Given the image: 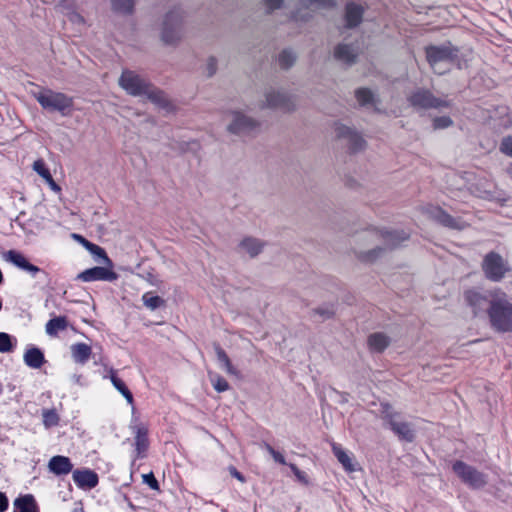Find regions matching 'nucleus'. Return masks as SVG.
Listing matches in <instances>:
<instances>
[{"mask_svg": "<svg viewBox=\"0 0 512 512\" xmlns=\"http://www.w3.org/2000/svg\"><path fill=\"white\" fill-rule=\"evenodd\" d=\"M273 457V459L275 460V462L281 464V465H286V460L284 458V456L279 453L278 451H275L274 454L271 455Z\"/></svg>", "mask_w": 512, "mask_h": 512, "instance_id": "53", "label": "nucleus"}, {"mask_svg": "<svg viewBox=\"0 0 512 512\" xmlns=\"http://www.w3.org/2000/svg\"><path fill=\"white\" fill-rule=\"evenodd\" d=\"M68 327V320L65 316H58L50 319L46 325L45 330L49 336H57L60 331L66 330Z\"/></svg>", "mask_w": 512, "mask_h": 512, "instance_id": "27", "label": "nucleus"}, {"mask_svg": "<svg viewBox=\"0 0 512 512\" xmlns=\"http://www.w3.org/2000/svg\"><path fill=\"white\" fill-rule=\"evenodd\" d=\"M229 471H230L231 476L235 477L236 479H238L241 482L245 481L244 476L235 467H233V466L229 467Z\"/></svg>", "mask_w": 512, "mask_h": 512, "instance_id": "52", "label": "nucleus"}, {"mask_svg": "<svg viewBox=\"0 0 512 512\" xmlns=\"http://www.w3.org/2000/svg\"><path fill=\"white\" fill-rule=\"evenodd\" d=\"M209 379L217 392H225L230 388L229 383L216 373H209Z\"/></svg>", "mask_w": 512, "mask_h": 512, "instance_id": "38", "label": "nucleus"}, {"mask_svg": "<svg viewBox=\"0 0 512 512\" xmlns=\"http://www.w3.org/2000/svg\"><path fill=\"white\" fill-rule=\"evenodd\" d=\"M48 469L56 476L68 475L73 473V464L69 457L56 455L50 458L48 462Z\"/></svg>", "mask_w": 512, "mask_h": 512, "instance_id": "20", "label": "nucleus"}, {"mask_svg": "<svg viewBox=\"0 0 512 512\" xmlns=\"http://www.w3.org/2000/svg\"><path fill=\"white\" fill-rule=\"evenodd\" d=\"M453 125V120L449 116H437L432 121L435 130L446 129Z\"/></svg>", "mask_w": 512, "mask_h": 512, "instance_id": "43", "label": "nucleus"}, {"mask_svg": "<svg viewBox=\"0 0 512 512\" xmlns=\"http://www.w3.org/2000/svg\"><path fill=\"white\" fill-rule=\"evenodd\" d=\"M24 362L32 369H39L45 362L44 354L39 348L31 347L24 354Z\"/></svg>", "mask_w": 512, "mask_h": 512, "instance_id": "23", "label": "nucleus"}, {"mask_svg": "<svg viewBox=\"0 0 512 512\" xmlns=\"http://www.w3.org/2000/svg\"><path fill=\"white\" fill-rule=\"evenodd\" d=\"M13 512H38L34 497L27 494L16 498Z\"/></svg>", "mask_w": 512, "mask_h": 512, "instance_id": "25", "label": "nucleus"}, {"mask_svg": "<svg viewBox=\"0 0 512 512\" xmlns=\"http://www.w3.org/2000/svg\"><path fill=\"white\" fill-rule=\"evenodd\" d=\"M358 55V49L353 44H339L334 49L336 60L351 65L355 62Z\"/></svg>", "mask_w": 512, "mask_h": 512, "instance_id": "22", "label": "nucleus"}, {"mask_svg": "<svg viewBox=\"0 0 512 512\" xmlns=\"http://www.w3.org/2000/svg\"><path fill=\"white\" fill-rule=\"evenodd\" d=\"M259 127V122L246 114L235 111L232 113V121L228 125V131L236 135H249Z\"/></svg>", "mask_w": 512, "mask_h": 512, "instance_id": "13", "label": "nucleus"}, {"mask_svg": "<svg viewBox=\"0 0 512 512\" xmlns=\"http://www.w3.org/2000/svg\"><path fill=\"white\" fill-rule=\"evenodd\" d=\"M239 247L247 252L250 257H255L262 251L263 243L259 239L246 237L240 242Z\"/></svg>", "mask_w": 512, "mask_h": 512, "instance_id": "28", "label": "nucleus"}, {"mask_svg": "<svg viewBox=\"0 0 512 512\" xmlns=\"http://www.w3.org/2000/svg\"><path fill=\"white\" fill-rule=\"evenodd\" d=\"M33 170L45 181L51 176L49 169L46 167L45 162L42 159H38L33 163Z\"/></svg>", "mask_w": 512, "mask_h": 512, "instance_id": "44", "label": "nucleus"}, {"mask_svg": "<svg viewBox=\"0 0 512 512\" xmlns=\"http://www.w3.org/2000/svg\"><path fill=\"white\" fill-rule=\"evenodd\" d=\"M355 97L361 106H367L374 103V94L368 88H359L355 91Z\"/></svg>", "mask_w": 512, "mask_h": 512, "instance_id": "35", "label": "nucleus"}, {"mask_svg": "<svg viewBox=\"0 0 512 512\" xmlns=\"http://www.w3.org/2000/svg\"><path fill=\"white\" fill-rule=\"evenodd\" d=\"M41 107L49 112H59L62 116L70 115L73 108V98L61 93L46 89L35 94Z\"/></svg>", "mask_w": 512, "mask_h": 512, "instance_id": "5", "label": "nucleus"}, {"mask_svg": "<svg viewBox=\"0 0 512 512\" xmlns=\"http://www.w3.org/2000/svg\"><path fill=\"white\" fill-rule=\"evenodd\" d=\"M13 348L12 337L5 332H0V352L8 353L11 352Z\"/></svg>", "mask_w": 512, "mask_h": 512, "instance_id": "41", "label": "nucleus"}, {"mask_svg": "<svg viewBox=\"0 0 512 512\" xmlns=\"http://www.w3.org/2000/svg\"><path fill=\"white\" fill-rule=\"evenodd\" d=\"M47 184L50 186V188L53 190V191H56V192H59L60 191V187L59 185L54 181L52 175L50 176V178H48L46 180Z\"/></svg>", "mask_w": 512, "mask_h": 512, "instance_id": "54", "label": "nucleus"}, {"mask_svg": "<svg viewBox=\"0 0 512 512\" xmlns=\"http://www.w3.org/2000/svg\"><path fill=\"white\" fill-rule=\"evenodd\" d=\"M410 105L417 110H442L450 108L452 105L451 100L446 97H437L433 92L426 88L415 89L408 97Z\"/></svg>", "mask_w": 512, "mask_h": 512, "instance_id": "6", "label": "nucleus"}, {"mask_svg": "<svg viewBox=\"0 0 512 512\" xmlns=\"http://www.w3.org/2000/svg\"><path fill=\"white\" fill-rule=\"evenodd\" d=\"M143 482L152 490H159V483L152 472L142 475Z\"/></svg>", "mask_w": 512, "mask_h": 512, "instance_id": "45", "label": "nucleus"}, {"mask_svg": "<svg viewBox=\"0 0 512 512\" xmlns=\"http://www.w3.org/2000/svg\"><path fill=\"white\" fill-rule=\"evenodd\" d=\"M182 11L180 8L170 10L164 17L161 38L166 44H174L181 37Z\"/></svg>", "mask_w": 512, "mask_h": 512, "instance_id": "10", "label": "nucleus"}, {"mask_svg": "<svg viewBox=\"0 0 512 512\" xmlns=\"http://www.w3.org/2000/svg\"><path fill=\"white\" fill-rule=\"evenodd\" d=\"M426 214L432 220L450 229L463 230L467 226L462 218L451 216L439 206L427 207Z\"/></svg>", "mask_w": 512, "mask_h": 512, "instance_id": "14", "label": "nucleus"}, {"mask_svg": "<svg viewBox=\"0 0 512 512\" xmlns=\"http://www.w3.org/2000/svg\"><path fill=\"white\" fill-rule=\"evenodd\" d=\"M72 478L75 484L81 489H92L96 487L99 482L97 473L87 468L74 470Z\"/></svg>", "mask_w": 512, "mask_h": 512, "instance_id": "18", "label": "nucleus"}, {"mask_svg": "<svg viewBox=\"0 0 512 512\" xmlns=\"http://www.w3.org/2000/svg\"><path fill=\"white\" fill-rule=\"evenodd\" d=\"M217 69V61L214 57H210L207 62V74L209 77L215 74Z\"/></svg>", "mask_w": 512, "mask_h": 512, "instance_id": "48", "label": "nucleus"}, {"mask_svg": "<svg viewBox=\"0 0 512 512\" xmlns=\"http://www.w3.org/2000/svg\"><path fill=\"white\" fill-rule=\"evenodd\" d=\"M368 344L371 350L382 352L389 345V338L383 333H374L369 336Z\"/></svg>", "mask_w": 512, "mask_h": 512, "instance_id": "30", "label": "nucleus"}, {"mask_svg": "<svg viewBox=\"0 0 512 512\" xmlns=\"http://www.w3.org/2000/svg\"><path fill=\"white\" fill-rule=\"evenodd\" d=\"M8 498L5 493L0 492V512H5L8 509Z\"/></svg>", "mask_w": 512, "mask_h": 512, "instance_id": "51", "label": "nucleus"}, {"mask_svg": "<svg viewBox=\"0 0 512 512\" xmlns=\"http://www.w3.org/2000/svg\"><path fill=\"white\" fill-rule=\"evenodd\" d=\"M263 447L265 448V450L270 454H274V452L276 451L270 444L268 443H264Z\"/></svg>", "mask_w": 512, "mask_h": 512, "instance_id": "55", "label": "nucleus"}, {"mask_svg": "<svg viewBox=\"0 0 512 512\" xmlns=\"http://www.w3.org/2000/svg\"><path fill=\"white\" fill-rule=\"evenodd\" d=\"M289 467L299 481L307 482L305 472L301 471L295 464H289Z\"/></svg>", "mask_w": 512, "mask_h": 512, "instance_id": "46", "label": "nucleus"}, {"mask_svg": "<svg viewBox=\"0 0 512 512\" xmlns=\"http://www.w3.org/2000/svg\"><path fill=\"white\" fill-rule=\"evenodd\" d=\"M385 250H386V248L377 246V247H375V248H373L371 250H368V251H360V252H358L357 253V257L362 262L372 263L376 259L381 257L383 255V253L385 252Z\"/></svg>", "mask_w": 512, "mask_h": 512, "instance_id": "33", "label": "nucleus"}, {"mask_svg": "<svg viewBox=\"0 0 512 512\" xmlns=\"http://www.w3.org/2000/svg\"><path fill=\"white\" fill-rule=\"evenodd\" d=\"M72 512H84L82 507L75 508Z\"/></svg>", "mask_w": 512, "mask_h": 512, "instance_id": "59", "label": "nucleus"}, {"mask_svg": "<svg viewBox=\"0 0 512 512\" xmlns=\"http://www.w3.org/2000/svg\"><path fill=\"white\" fill-rule=\"evenodd\" d=\"M381 418L384 422V427L390 429L400 441H414L415 430L412 423L406 421L402 414L395 411L391 405H382Z\"/></svg>", "mask_w": 512, "mask_h": 512, "instance_id": "3", "label": "nucleus"}, {"mask_svg": "<svg viewBox=\"0 0 512 512\" xmlns=\"http://www.w3.org/2000/svg\"><path fill=\"white\" fill-rule=\"evenodd\" d=\"M111 382L113 386L125 397L129 404H133V395L127 388L126 384L116 375H111Z\"/></svg>", "mask_w": 512, "mask_h": 512, "instance_id": "36", "label": "nucleus"}, {"mask_svg": "<svg viewBox=\"0 0 512 512\" xmlns=\"http://www.w3.org/2000/svg\"><path fill=\"white\" fill-rule=\"evenodd\" d=\"M452 470L458 478L471 489H482L488 483L487 474L479 471L474 466H471L462 460H456L452 464Z\"/></svg>", "mask_w": 512, "mask_h": 512, "instance_id": "7", "label": "nucleus"}, {"mask_svg": "<svg viewBox=\"0 0 512 512\" xmlns=\"http://www.w3.org/2000/svg\"><path fill=\"white\" fill-rule=\"evenodd\" d=\"M113 10L125 14L132 12L134 7L133 0H111Z\"/></svg>", "mask_w": 512, "mask_h": 512, "instance_id": "39", "label": "nucleus"}, {"mask_svg": "<svg viewBox=\"0 0 512 512\" xmlns=\"http://www.w3.org/2000/svg\"><path fill=\"white\" fill-rule=\"evenodd\" d=\"M215 352L220 367L224 369L226 373L238 376V370L232 365L227 353L219 345L215 347Z\"/></svg>", "mask_w": 512, "mask_h": 512, "instance_id": "29", "label": "nucleus"}, {"mask_svg": "<svg viewBox=\"0 0 512 512\" xmlns=\"http://www.w3.org/2000/svg\"><path fill=\"white\" fill-rule=\"evenodd\" d=\"M482 269L487 279L499 282L509 271V266L500 254L489 252L483 259Z\"/></svg>", "mask_w": 512, "mask_h": 512, "instance_id": "11", "label": "nucleus"}, {"mask_svg": "<svg viewBox=\"0 0 512 512\" xmlns=\"http://www.w3.org/2000/svg\"><path fill=\"white\" fill-rule=\"evenodd\" d=\"M500 289L476 290L470 289L464 293V298L469 307H471L475 316L481 314L489 315V309L494 294L500 292Z\"/></svg>", "mask_w": 512, "mask_h": 512, "instance_id": "8", "label": "nucleus"}, {"mask_svg": "<svg viewBox=\"0 0 512 512\" xmlns=\"http://www.w3.org/2000/svg\"><path fill=\"white\" fill-rule=\"evenodd\" d=\"M488 318L494 331L512 332V299L505 292L500 291L494 294Z\"/></svg>", "mask_w": 512, "mask_h": 512, "instance_id": "2", "label": "nucleus"}, {"mask_svg": "<svg viewBox=\"0 0 512 512\" xmlns=\"http://www.w3.org/2000/svg\"><path fill=\"white\" fill-rule=\"evenodd\" d=\"M112 267L96 266L84 270L78 275V279L83 282L108 281L113 282L118 279V274L114 272Z\"/></svg>", "mask_w": 512, "mask_h": 512, "instance_id": "15", "label": "nucleus"}, {"mask_svg": "<svg viewBox=\"0 0 512 512\" xmlns=\"http://www.w3.org/2000/svg\"><path fill=\"white\" fill-rule=\"evenodd\" d=\"M42 417H43V424L47 428L56 426L59 423V416L54 409L43 410Z\"/></svg>", "mask_w": 512, "mask_h": 512, "instance_id": "40", "label": "nucleus"}, {"mask_svg": "<svg viewBox=\"0 0 512 512\" xmlns=\"http://www.w3.org/2000/svg\"><path fill=\"white\" fill-rule=\"evenodd\" d=\"M83 246L87 250H89L91 252V254L100 258L102 263L106 264L109 267L113 266L112 261L107 256V253L105 252V250L102 247H100L94 243H91L87 239H83Z\"/></svg>", "mask_w": 512, "mask_h": 512, "instance_id": "32", "label": "nucleus"}, {"mask_svg": "<svg viewBox=\"0 0 512 512\" xmlns=\"http://www.w3.org/2000/svg\"><path fill=\"white\" fill-rule=\"evenodd\" d=\"M4 278H3V274H2V271L0 270V284L3 282Z\"/></svg>", "mask_w": 512, "mask_h": 512, "instance_id": "60", "label": "nucleus"}, {"mask_svg": "<svg viewBox=\"0 0 512 512\" xmlns=\"http://www.w3.org/2000/svg\"><path fill=\"white\" fill-rule=\"evenodd\" d=\"M265 100L260 107L280 110L282 112H292L296 108L294 96L286 93L283 90L268 89L265 94Z\"/></svg>", "mask_w": 512, "mask_h": 512, "instance_id": "9", "label": "nucleus"}, {"mask_svg": "<svg viewBox=\"0 0 512 512\" xmlns=\"http://www.w3.org/2000/svg\"><path fill=\"white\" fill-rule=\"evenodd\" d=\"M335 134L338 139L346 141L351 153H357L365 148L366 142L363 137L349 126L336 123Z\"/></svg>", "mask_w": 512, "mask_h": 512, "instance_id": "12", "label": "nucleus"}, {"mask_svg": "<svg viewBox=\"0 0 512 512\" xmlns=\"http://www.w3.org/2000/svg\"><path fill=\"white\" fill-rule=\"evenodd\" d=\"M364 15V7L355 2H348L345 6V22L347 28L360 25Z\"/></svg>", "mask_w": 512, "mask_h": 512, "instance_id": "21", "label": "nucleus"}, {"mask_svg": "<svg viewBox=\"0 0 512 512\" xmlns=\"http://www.w3.org/2000/svg\"><path fill=\"white\" fill-rule=\"evenodd\" d=\"M499 151L508 157H512V134L506 135L501 139Z\"/></svg>", "mask_w": 512, "mask_h": 512, "instance_id": "42", "label": "nucleus"}, {"mask_svg": "<svg viewBox=\"0 0 512 512\" xmlns=\"http://www.w3.org/2000/svg\"><path fill=\"white\" fill-rule=\"evenodd\" d=\"M67 16H68V19L72 22V23H76V24H83L84 23V18L77 12L71 10V11H68L67 12Z\"/></svg>", "mask_w": 512, "mask_h": 512, "instance_id": "47", "label": "nucleus"}, {"mask_svg": "<svg viewBox=\"0 0 512 512\" xmlns=\"http://www.w3.org/2000/svg\"><path fill=\"white\" fill-rule=\"evenodd\" d=\"M73 378H74L75 382L80 383V379H81L80 375H78V376L74 375Z\"/></svg>", "mask_w": 512, "mask_h": 512, "instance_id": "58", "label": "nucleus"}, {"mask_svg": "<svg viewBox=\"0 0 512 512\" xmlns=\"http://www.w3.org/2000/svg\"><path fill=\"white\" fill-rule=\"evenodd\" d=\"M330 6H332L331 0H302L300 2V8L293 12L292 19L296 21H306L311 17L312 11Z\"/></svg>", "mask_w": 512, "mask_h": 512, "instance_id": "16", "label": "nucleus"}, {"mask_svg": "<svg viewBox=\"0 0 512 512\" xmlns=\"http://www.w3.org/2000/svg\"><path fill=\"white\" fill-rule=\"evenodd\" d=\"M458 49L448 45H431L426 48V58L433 71L442 75L456 62Z\"/></svg>", "mask_w": 512, "mask_h": 512, "instance_id": "4", "label": "nucleus"}, {"mask_svg": "<svg viewBox=\"0 0 512 512\" xmlns=\"http://www.w3.org/2000/svg\"><path fill=\"white\" fill-rule=\"evenodd\" d=\"M73 237L83 244V239H85L84 237L78 234H73Z\"/></svg>", "mask_w": 512, "mask_h": 512, "instance_id": "57", "label": "nucleus"}, {"mask_svg": "<svg viewBox=\"0 0 512 512\" xmlns=\"http://www.w3.org/2000/svg\"><path fill=\"white\" fill-rule=\"evenodd\" d=\"M296 60V55L290 49L283 50L278 57V62L281 68L288 69L290 68Z\"/></svg>", "mask_w": 512, "mask_h": 512, "instance_id": "37", "label": "nucleus"}, {"mask_svg": "<svg viewBox=\"0 0 512 512\" xmlns=\"http://www.w3.org/2000/svg\"><path fill=\"white\" fill-rule=\"evenodd\" d=\"M265 5L267 8L272 11L275 9L280 8L281 4L283 3V0H264Z\"/></svg>", "mask_w": 512, "mask_h": 512, "instance_id": "50", "label": "nucleus"}, {"mask_svg": "<svg viewBox=\"0 0 512 512\" xmlns=\"http://www.w3.org/2000/svg\"><path fill=\"white\" fill-rule=\"evenodd\" d=\"M71 353L76 363L85 364L91 356V347L85 343H76L71 346Z\"/></svg>", "mask_w": 512, "mask_h": 512, "instance_id": "26", "label": "nucleus"}, {"mask_svg": "<svg viewBox=\"0 0 512 512\" xmlns=\"http://www.w3.org/2000/svg\"><path fill=\"white\" fill-rule=\"evenodd\" d=\"M134 431V445L138 458H143L149 447L148 429L143 424H138L133 427Z\"/></svg>", "mask_w": 512, "mask_h": 512, "instance_id": "19", "label": "nucleus"}, {"mask_svg": "<svg viewBox=\"0 0 512 512\" xmlns=\"http://www.w3.org/2000/svg\"><path fill=\"white\" fill-rule=\"evenodd\" d=\"M142 301L146 308L154 311L165 305V300L159 296L153 295L152 292H146L142 295Z\"/></svg>", "mask_w": 512, "mask_h": 512, "instance_id": "34", "label": "nucleus"}, {"mask_svg": "<svg viewBox=\"0 0 512 512\" xmlns=\"http://www.w3.org/2000/svg\"><path fill=\"white\" fill-rule=\"evenodd\" d=\"M263 447L265 448V450L270 454H274V452L276 451L270 444L268 443H264Z\"/></svg>", "mask_w": 512, "mask_h": 512, "instance_id": "56", "label": "nucleus"}, {"mask_svg": "<svg viewBox=\"0 0 512 512\" xmlns=\"http://www.w3.org/2000/svg\"><path fill=\"white\" fill-rule=\"evenodd\" d=\"M3 258L5 261L13 264L19 269L26 271L33 277L40 272V268L36 265L30 263L27 258L20 252L16 250H9L4 255Z\"/></svg>", "mask_w": 512, "mask_h": 512, "instance_id": "17", "label": "nucleus"}, {"mask_svg": "<svg viewBox=\"0 0 512 512\" xmlns=\"http://www.w3.org/2000/svg\"><path fill=\"white\" fill-rule=\"evenodd\" d=\"M119 85L132 96L146 97L161 107H166L168 104L161 90L133 71L124 70L119 78Z\"/></svg>", "mask_w": 512, "mask_h": 512, "instance_id": "1", "label": "nucleus"}, {"mask_svg": "<svg viewBox=\"0 0 512 512\" xmlns=\"http://www.w3.org/2000/svg\"><path fill=\"white\" fill-rule=\"evenodd\" d=\"M381 237L385 241L386 248L391 249V248L396 247L403 241L407 240L409 235L403 230H401V231L395 230V231H384L381 233Z\"/></svg>", "mask_w": 512, "mask_h": 512, "instance_id": "24", "label": "nucleus"}, {"mask_svg": "<svg viewBox=\"0 0 512 512\" xmlns=\"http://www.w3.org/2000/svg\"><path fill=\"white\" fill-rule=\"evenodd\" d=\"M333 454L337 458V460L342 464L344 469L348 472H354L356 470L352 458L344 451L340 446L333 445L332 447Z\"/></svg>", "mask_w": 512, "mask_h": 512, "instance_id": "31", "label": "nucleus"}, {"mask_svg": "<svg viewBox=\"0 0 512 512\" xmlns=\"http://www.w3.org/2000/svg\"><path fill=\"white\" fill-rule=\"evenodd\" d=\"M316 314H319L323 319H329L333 316L334 311L331 308H317L315 310Z\"/></svg>", "mask_w": 512, "mask_h": 512, "instance_id": "49", "label": "nucleus"}]
</instances>
